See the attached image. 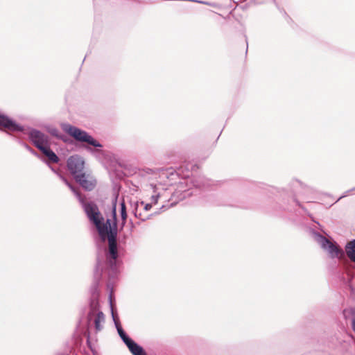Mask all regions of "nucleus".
<instances>
[{"mask_svg": "<svg viewBox=\"0 0 355 355\" xmlns=\"http://www.w3.org/2000/svg\"><path fill=\"white\" fill-rule=\"evenodd\" d=\"M108 240V252L106 253V260L103 261V253L98 250L97 257L99 254L101 266L103 270H107L110 279H113L116 277L118 270V250H117V236H116L115 230L110 232Z\"/></svg>", "mask_w": 355, "mask_h": 355, "instance_id": "nucleus-1", "label": "nucleus"}, {"mask_svg": "<svg viewBox=\"0 0 355 355\" xmlns=\"http://www.w3.org/2000/svg\"><path fill=\"white\" fill-rule=\"evenodd\" d=\"M103 271V268L101 266V263L100 261L99 254L98 255L96 259V263L94 272V279L92 284L89 288L90 293V301H89V318H91V315L93 313H95L98 311L99 308V291L98 286L100 281L101 279L102 272Z\"/></svg>", "mask_w": 355, "mask_h": 355, "instance_id": "nucleus-2", "label": "nucleus"}, {"mask_svg": "<svg viewBox=\"0 0 355 355\" xmlns=\"http://www.w3.org/2000/svg\"><path fill=\"white\" fill-rule=\"evenodd\" d=\"M118 196H115L112 200V218L111 219L107 218L104 223V218L101 216L100 218V223L98 226H96L99 236L102 241H105L107 237H109L111 232L115 230L116 236H117V217H116V204H117Z\"/></svg>", "mask_w": 355, "mask_h": 355, "instance_id": "nucleus-3", "label": "nucleus"}, {"mask_svg": "<svg viewBox=\"0 0 355 355\" xmlns=\"http://www.w3.org/2000/svg\"><path fill=\"white\" fill-rule=\"evenodd\" d=\"M61 128L65 132L78 141L85 142L94 147H102L101 144L94 139L85 130L67 123H62Z\"/></svg>", "mask_w": 355, "mask_h": 355, "instance_id": "nucleus-4", "label": "nucleus"}, {"mask_svg": "<svg viewBox=\"0 0 355 355\" xmlns=\"http://www.w3.org/2000/svg\"><path fill=\"white\" fill-rule=\"evenodd\" d=\"M312 234L314 240L324 250H326L329 254L331 258L339 257L343 255V250L337 245L336 242L331 241L315 230H312Z\"/></svg>", "mask_w": 355, "mask_h": 355, "instance_id": "nucleus-5", "label": "nucleus"}, {"mask_svg": "<svg viewBox=\"0 0 355 355\" xmlns=\"http://www.w3.org/2000/svg\"><path fill=\"white\" fill-rule=\"evenodd\" d=\"M76 198L81 204L89 220L95 226L98 227L101 214L97 205L94 202H85V199L82 196L81 193H76Z\"/></svg>", "mask_w": 355, "mask_h": 355, "instance_id": "nucleus-6", "label": "nucleus"}, {"mask_svg": "<svg viewBox=\"0 0 355 355\" xmlns=\"http://www.w3.org/2000/svg\"><path fill=\"white\" fill-rule=\"evenodd\" d=\"M28 138L33 145L40 151L50 144L49 137L35 128H31L29 131Z\"/></svg>", "mask_w": 355, "mask_h": 355, "instance_id": "nucleus-7", "label": "nucleus"}, {"mask_svg": "<svg viewBox=\"0 0 355 355\" xmlns=\"http://www.w3.org/2000/svg\"><path fill=\"white\" fill-rule=\"evenodd\" d=\"M67 164L68 170L70 171L73 178H75V176L85 173V162L80 156L78 155L70 156L67 159Z\"/></svg>", "mask_w": 355, "mask_h": 355, "instance_id": "nucleus-8", "label": "nucleus"}, {"mask_svg": "<svg viewBox=\"0 0 355 355\" xmlns=\"http://www.w3.org/2000/svg\"><path fill=\"white\" fill-rule=\"evenodd\" d=\"M16 132H23L24 128L6 114L0 113V130Z\"/></svg>", "mask_w": 355, "mask_h": 355, "instance_id": "nucleus-9", "label": "nucleus"}, {"mask_svg": "<svg viewBox=\"0 0 355 355\" xmlns=\"http://www.w3.org/2000/svg\"><path fill=\"white\" fill-rule=\"evenodd\" d=\"M74 179L87 191H92L96 185V179L85 173L75 176Z\"/></svg>", "mask_w": 355, "mask_h": 355, "instance_id": "nucleus-10", "label": "nucleus"}, {"mask_svg": "<svg viewBox=\"0 0 355 355\" xmlns=\"http://www.w3.org/2000/svg\"><path fill=\"white\" fill-rule=\"evenodd\" d=\"M345 276H343V281L347 284L351 291L352 295H355V272L352 263H345L344 266Z\"/></svg>", "mask_w": 355, "mask_h": 355, "instance_id": "nucleus-11", "label": "nucleus"}, {"mask_svg": "<svg viewBox=\"0 0 355 355\" xmlns=\"http://www.w3.org/2000/svg\"><path fill=\"white\" fill-rule=\"evenodd\" d=\"M87 320L89 322L93 320L96 331H99L103 329L101 323L105 322V315L102 311H99L98 308L96 312L92 314L91 318H89V314L87 315Z\"/></svg>", "mask_w": 355, "mask_h": 355, "instance_id": "nucleus-12", "label": "nucleus"}, {"mask_svg": "<svg viewBox=\"0 0 355 355\" xmlns=\"http://www.w3.org/2000/svg\"><path fill=\"white\" fill-rule=\"evenodd\" d=\"M189 181L194 187L199 189H205L211 185V180L204 176L193 177Z\"/></svg>", "mask_w": 355, "mask_h": 355, "instance_id": "nucleus-13", "label": "nucleus"}, {"mask_svg": "<svg viewBox=\"0 0 355 355\" xmlns=\"http://www.w3.org/2000/svg\"><path fill=\"white\" fill-rule=\"evenodd\" d=\"M126 346L133 355H146L144 348L136 343L133 340H131L127 343Z\"/></svg>", "mask_w": 355, "mask_h": 355, "instance_id": "nucleus-14", "label": "nucleus"}, {"mask_svg": "<svg viewBox=\"0 0 355 355\" xmlns=\"http://www.w3.org/2000/svg\"><path fill=\"white\" fill-rule=\"evenodd\" d=\"M345 250L350 261L355 263V239L347 243Z\"/></svg>", "mask_w": 355, "mask_h": 355, "instance_id": "nucleus-15", "label": "nucleus"}, {"mask_svg": "<svg viewBox=\"0 0 355 355\" xmlns=\"http://www.w3.org/2000/svg\"><path fill=\"white\" fill-rule=\"evenodd\" d=\"M41 152L48 158L49 161L52 163H58L60 160L58 156L51 149L50 145L44 148Z\"/></svg>", "mask_w": 355, "mask_h": 355, "instance_id": "nucleus-16", "label": "nucleus"}, {"mask_svg": "<svg viewBox=\"0 0 355 355\" xmlns=\"http://www.w3.org/2000/svg\"><path fill=\"white\" fill-rule=\"evenodd\" d=\"M45 129H46V132L48 133H49L51 136H53L58 139L65 141L64 135L61 134L57 128L52 126V125H47L45 127Z\"/></svg>", "mask_w": 355, "mask_h": 355, "instance_id": "nucleus-17", "label": "nucleus"}, {"mask_svg": "<svg viewBox=\"0 0 355 355\" xmlns=\"http://www.w3.org/2000/svg\"><path fill=\"white\" fill-rule=\"evenodd\" d=\"M51 169L63 181V182L71 189V191L74 193L76 196V193H80L79 191H78L62 175L59 173L56 170L54 169L53 167L49 166Z\"/></svg>", "mask_w": 355, "mask_h": 355, "instance_id": "nucleus-18", "label": "nucleus"}, {"mask_svg": "<svg viewBox=\"0 0 355 355\" xmlns=\"http://www.w3.org/2000/svg\"><path fill=\"white\" fill-rule=\"evenodd\" d=\"M139 205H144V202H137L135 203V208H134V209H133V211H132V212H133V214H134L136 218H137L140 219V220H142V221H145V220H148V219H150V218L151 215H149V216H146V217L143 218V217H142V216H141V213H138L137 207H138Z\"/></svg>", "mask_w": 355, "mask_h": 355, "instance_id": "nucleus-19", "label": "nucleus"}, {"mask_svg": "<svg viewBox=\"0 0 355 355\" xmlns=\"http://www.w3.org/2000/svg\"><path fill=\"white\" fill-rule=\"evenodd\" d=\"M117 332L120 338L125 345L128 343L131 340H132L126 334V333L124 331L122 327L118 328Z\"/></svg>", "mask_w": 355, "mask_h": 355, "instance_id": "nucleus-20", "label": "nucleus"}, {"mask_svg": "<svg viewBox=\"0 0 355 355\" xmlns=\"http://www.w3.org/2000/svg\"><path fill=\"white\" fill-rule=\"evenodd\" d=\"M187 168V171L184 173V171H183V168H184V166H181L178 169V174L179 175H181L182 178H189L191 175H192L193 174V172L192 171H190L189 169H188V166H185Z\"/></svg>", "mask_w": 355, "mask_h": 355, "instance_id": "nucleus-21", "label": "nucleus"}, {"mask_svg": "<svg viewBox=\"0 0 355 355\" xmlns=\"http://www.w3.org/2000/svg\"><path fill=\"white\" fill-rule=\"evenodd\" d=\"M120 213H121V220H126L128 215H127L126 206H125L124 200H123L120 202Z\"/></svg>", "mask_w": 355, "mask_h": 355, "instance_id": "nucleus-22", "label": "nucleus"}, {"mask_svg": "<svg viewBox=\"0 0 355 355\" xmlns=\"http://www.w3.org/2000/svg\"><path fill=\"white\" fill-rule=\"evenodd\" d=\"M343 313L345 319H348L350 317L352 318L354 316H355V307L345 309L343 310Z\"/></svg>", "mask_w": 355, "mask_h": 355, "instance_id": "nucleus-23", "label": "nucleus"}, {"mask_svg": "<svg viewBox=\"0 0 355 355\" xmlns=\"http://www.w3.org/2000/svg\"><path fill=\"white\" fill-rule=\"evenodd\" d=\"M18 142L20 145H21L24 148H25L31 154H33V155H35L36 157H40L39 154L35 150H34L30 146H28L26 143H25L21 140H18Z\"/></svg>", "mask_w": 355, "mask_h": 355, "instance_id": "nucleus-24", "label": "nucleus"}, {"mask_svg": "<svg viewBox=\"0 0 355 355\" xmlns=\"http://www.w3.org/2000/svg\"><path fill=\"white\" fill-rule=\"evenodd\" d=\"M110 304L112 305V293H110ZM111 309H112V306H111ZM112 313H113V310H112ZM112 318H113V320L114 322L115 327H116V330L118 331V328H120L122 327H121L119 321L116 319L114 313H112Z\"/></svg>", "mask_w": 355, "mask_h": 355, "instance_id": "nucleus-25", "label": "nucleus"}, {"mask_svg": "<svg viewBox=\"0 0 355 355\" xmlns=\"http://www.w3.org/2000/svg\"><path fill=\"white\" fill-rule=\"evenodd\" d=\"M159 198V193H155L150 198L151 204H157Z\"/></svg>", "mask_w": 355, "mask_h": 355, "instance_id": "nucleus-26", "label": "nucleus"}, {"mask_svg": "<svg viewBox=\"0 0 355 355\" xmlns=\"http://www.w3.org/2000/svg\"><path fill=\"white\" fill-rule=\"evenodd\" d=\"M152 205H153V204H151V203H146V204H145V205L144 204V209L145 211H148V210H150V209H151V207H152Z\"/></svg>", "mask_w": 355, "mask_h": 355, "instance_id": "nucleus-27", "label": "nucleus"}, {"mask_svg": "<svg viewBox=\"0 0 355 355\" xmlns=\"http://www.w3.org/2000/svg\"><path fill=\"white\" fill-rule=\"evenodd\" d=\"M354 190H355V187H354V188H353V189H352L351 190H348V191H345V194H343V196H341L338 198V200H340V199H341V198H344V197L347 196V195H349V193L352 191H354Z\"/></svg>", "mask_w": 355, "mask_h": 355, "instance_id": "nucleus-28", "label": "nucleus"}, {"mask_svg": "<svg viewBox=\"0 0 355 355\" xmlns=\"http://www.w3.org/2000/svg\"><path fill=\"white\" fill-rule=\"evenodd\" d=\"M352 327L354 331H355V316L352 318Z\"/></svg>", "mask_w": 355, "mask_h": 355, "instance_id": "nucleus-29", "label": "nucleus"}, {"mask_svg": "<svg viewBox=\"0 0 355 355\" xmlns=\"http://www.w3.org/2000/svg\"><path fill=\"white\" fill-rule=\"evenodd\" d=\"M126 220H122L121 222V228H123L125 225Z\"/></svg>", "mask_w": 355, "mask_h": 355, "instance_id": "nucleus-30", "label": "nucleus"}, {"mask_svg": "<svg viewBox=\"0 0 355 355\" xmlns=\"http://www.w3.org/2000/svg\"><path fill=\"white\" fill-rule=\"evenodd\" d=\"M151 187H152V188L153 189V191H154L155 193H156V191H155V187H155V185H153V184H151Z\"/></svg>", "mask_w": 355, "mask_h": 355, "instance_id": "nucleus-31", "label": "nucleus"}, {"mask_svg": "<svg viewBox=\"0 0 355 355\" xmlns=\"http://www.w3.org/2000/svg\"><path fill=\"white\" fill-rule=\"evenodd\" d=\"M165 209V206L164 205H162V207L160 208V209Z\"/></svg>", "mask_w": 355, "mask_h": 355, "instance_id": "nucleus-32", "label": "nucleus"}, {"mask_svg": "<svg viewBox=\"0 0 355 355\" xmlns=\"http://www.w3.org/2000/svg\"><path fill=\"white\" fill-rule=\"evenodd\" d=\"M196 165H193V166H192V171L196 168Z\"/></svg>", "mask_w": 355, "mask_h": 355, "instance_id": "nucleus-33", "label": "nucleus"}]
</instances>
